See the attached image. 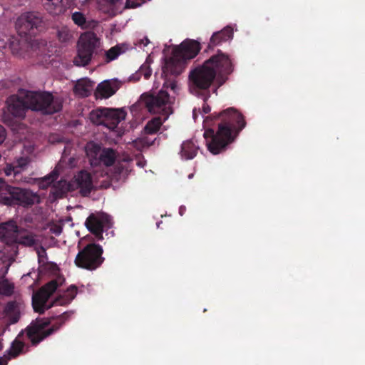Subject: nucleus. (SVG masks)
Segmentation results:
<instances>
[{"label": "nucleus", "mask_w": 365, "mask_h": 365, "mask_svg": "<svg viewBox=\"0 0 365 365\" xmlns=\"http://www.w3.org/2000/svg\"><path fill=\"white\" fill-rule=\"evenodd\" d=\"M15 242L26 247H36L38 245L36 236L31 232L19 234Z\"/></svg>", "instance_id": "28"}, {"label": "nucleus", "mask_w": 365, "mask_h": 365, "mask_svg": "<svg viewBox=\"0 0 365 365\" xmlns=\"http://www.w3.org/2000/svg\"><path fill=\"white\" fill-rule=\"evenodd\" d=\"M204 101H205V103H204V104L202 106V111H203L204 113H208L210 112L211 108L210 107L209 105L205 103L206 101L204 100Z\"/></svg>", "instance_id": "42"}, {"label": "nucleus", "mask_w": 365, "mask_h": 365, "mask_svg": "<svg viewBox=\"0 0 365 365\" xmlns=\"http://www.w3.org/2000/svg\"><path fill=\"white\" fill-rule=\"evenodd\" d=\"M19 227L15 222L9 221L0 225V238L7 242H15Z\"/></svg>", "instance_id": "20"}, {"label": "nucleus", "mask_w": 365, "mask_h": 365, "mask_svg": "<svg viewBox=\"0 0 365 365\" xmlns=\"http://www.w3.org/2000/svg\"><path fill=\"white\" fill-rule=\"evenodd\" d=\"M108 222L107 216L104 215L91 214L85 222V225L98 240L103 239V232L106 224Z\"/></svg>", "instance_id": "14"}, {"label": "nucleus", "mask_w": 365, "mask_h": 365, "mask_svg": "<svg viewBox=\"0 0 365 365\" xmlns=\"http://www.w3.org/2000/svg\"><path fill=\"white\" fill-rule=\"evenodd\" d=\"M2 264V267L1 269H3V267H4V262L0 259V265Z\"/></svg>", "instance_id": "45"}, {"label": "nucleus", "mask_w": 365, "mask_h": 365, "mask_svg": "<svg viewBox=\"0 0 365 365\" xmlns=\"http://www.w3.org/2000/svg\"><path fill=\"white\" fill-rule=\"evenodd\" d=\"M46 10L53 16L60 15L67 11L73 4V0H45Z\"/></svg>", "instance_id": "19"}, {"label": "nucleus", "mask_w": 365, "mask_h": 365, "mask_svg": "<svg viewBox=\"0 0 365 365\" xmlns=\"http://www.w3.org/2000/svg\"><path fill=\"white\" fill-rule=\"evenodd\" d=\"M0 365H6L4 361L0 358Z\"/></svg>", "instance_id": "44"}, {"label": "nucleus", "mask_w": 365, "mask_h": 365, "mask_svg": "<svg viewBox=\"0 0 365 365\" xmlns=\"http://www.w3.org/2000/svg\"><path fill=\"white\" fill-rule=\"evenodd\" d=\"M115 93V90L113 88L109 81H103L98 85L95 91V96L98 98H108Z\"/></svg>", "instance_id": "27"}, {"label": "nucleus", "mask_w": 365, "mask_h": 365, "mask_svg": "<svg viewBox=\"0 0 365 365\" xmlns=\"http://www.w3.org/2000/svg\"><path fill=\"white\" fill-rule=\"evenodd\" d=\"M21 335V334H19L12 341L10 349L7 351V354L10 357L15 358L22 352L25 344L19 339Z\"/></svg>", "instance_id": "31"}, {"label": "nucleus", "mask_w": 365, "mask_h": 365, "mask_svg": "<svg viewBox=\"0 0 365 365\" xmlns=\"http://www.w3.org/2000/svg\"><path fill=\"white\" fill-rule=\"evenodd\" d=\"M40 202V197L36 192L29 189L21 188L20 206L31 207Z\"/></svg>", "instance_id": "22"}, {"label": "nucleus", "mask_w": 365, "mask_h": 365, "mask_svg": "<svg viewBox=\"0 0 365 365\" xmlns=\"http://www.w3.org/2000/svg\"><path fill=\"white\" fill-rule=\"evenodd\" d=\"M212 117L219 120L218 130L207 129L204 133L207 150L213 155L225 150L242 129L246 126L243 115L235 108L230 107L220 113H215Z\"/></svg>", "instance_id": "3"}, {"label": "nucleus", "mask_w": 365, "mask_h": 365, "mask_svg": "<svg viewBox=\"0 0 365 365\" xmlns=\"http://www.w3.org/2000/svg\"><path fill=\"white\" fill-rule=\"evenodd\" d=\"M200 49V43L197 41L189 38L173 48L172 56L165 60L163 67L164 86L168 87L169 84L171 90L175 91L177 85L173 77L180 75L185 69L187 61L195 58Z\"/></svg>", "instance_id": "4"}, {"label": "nucleus", "mask_w": 365, "mask_h": 365, "mask_svg": "<svg viewBox=\"0 0 365 365\" xmlns=\"http://www.w3.org/2000/svg\"><path fill=\"white\" fill-rule=\"evenodd\" d=\"M71 314L65 312L56 317V322L48 329H46L51 324V319H36L26 327V331L28 338L32 345L36 346L48 336L53 334L64 324L65 321L70 317Z\"/></svg>", "instance_id": "7"}, {"label": "nucleus", "mask_w": 365, "mask_h": 365, "mask_svg": "<svg viewBox=\"0 0 365 365\" xmlns=\"http://www.w3.org/2000/svg\"><path fill=\"white\" fill-rule=\"evenodd\" d=\"M140 73L143 74L145 79H148L151 76V71L150 68L144 69L143 68H141Z\"/></svg>", "instance_id": "41"}, {"label": "nucleus", "mask_w": 365, "mask_h": 365, "mask_svg": "<svg viewBox=\"0 0 365 365\" xmlns=\"http://www.w3.org/2000/svg\"><path fill=\"white\" fill-rule=\"evenodd\" d=\"M130 171H131V166L130 165V162L128 160H123V161L119 162L114 167L113 177L118 181L121 180H125Z\"/></svg>", "instance_id": "26"}, {"label": "nucleus", "mask_w": 365, "mask_h": 365, "mask_svg": "<svg viewBox=\"0 0 365 365\" xmlns=\"http://www.w3.org/2000/svg\"><path fill=\"white\" fill-rule=\"evenodd\" d=\"M21 187L8 185L0 178V204L7 206L20 205Z\"/></svg>", "instance_id": "12"}, {"label": "nucleus", "mask_w": 365, "mask_h": 365, "mask_svg": "<svg viewBox=\"0 0 365 365\" xmlns=\"http://www.w3.org/2000/svg\"><path fill=\"white\" fill-rule=\"evenodd\" d=\"M25 304L21 299L11 300L6 303L4 313L10 324H16L19 322Z\"/></svg>", "instance_id": "18"}, {"label": "nucleus", "mask_w": 365, "mask_h": 365, "mask_svg": "<svg viewBox=\"0 0 365 365\" xmlns=\"http://www.w3.org/2000/svg\"><path fill=\"white\" fill-rule=\"evenodd\" d=\"M99 9L114 16L121 11L123 0H98Z\"/></svg>", "instance_id": "21"}, {"label": "nucleus", "mask_w": 365, "mask_h": 365, "mask_svg": "<svg viewBox=\"0 0 365 365\" xmlns=\"http://www.w3.org/2000/svg\"><path fill=\"white\" fill-rule=\"evenodd\" d=\"M72 20L75 24L81 26V28L86 27V19L81 12L76 11L72 14Z\"/></svg>", "instance_id": "38"}, {"label": "nucleus", "mask_w": 365, "mask_h": 365, "mask_svg": "<svg viewBox=\"0 0 365 365\" xmlns=\"http://www.w3.org/2000/svg\"><path fill=\"white\" fill-rule=\"evenodd\" d=\"M166 120L161 116H156L148 120L144 127L143 132L145 135H152L156 134L160 130L161 125Z\"/></svg>", "instance_id": "25"}, {"label": "nucleus", "mask_w": 365, "mask_h": 365, "mask_svg": "<svg viewBox=\"0 0 365 365\" xmlns=\"http://www.w3.org/2000/svg\"><path fill=\"white\" fill-rule=\"evenodd\" d=\"M74 92L83 97L88 96L91 92L89 83L86 81H78L74 86Z\"/></svg>", "instance_id": "33"}, {"label": "nucleus", "mask_w": 365, "mask_h": 365, "mask_svg": "<svg viewBox=\"0 0 365 365\" xmlns=\"http://www.w3.org/2000/svg\"><path fill=\"white\" fill-rule=\"evenodd\" d=\"M72 184L73 187L79 190V193L83 197L89 195L93 189L92 175L84 170L79 171L74 176Z\"/></svg>", "instance_id": "15"}, {"label": "nucleus", "mask_w": 365, "mask_h": 365, "mask_svg": "<svg viewBox=\"0 0 365 365\" xmlns=\"http://www.w3.org/2000/svg\"><path fill=\"white\" fill-rule=\"evenodd\" d=\"M234 71V65L229 55L218 50L204 63L190 71V90L196 95H202L207 101L210 88L215 81L217 86H222Z\"/></svg>", "instance_id": "2"}, {"label": "nucleus", "mask_w": 365, "mask_h": 365, "mask_svg": "<svg viewBox=\"0 0 365 365\" xmlns=\"http://www.w3.org/2000/svg\"><path fill=\"white\" fill-rule=\"evenodd\" d=\"M98 44V38L94 33L82 34L77 42V53L73 61L74 65L82 67L89 65L97 54Z\"/></svg>", "instance_id": "10"}, {"label": "nucleus", "mask_w": 365, "mask_h": 365, "mask_svg": "<svg viewBox=\"0 0 365 365\" xmlns=\"http://www.w3.org/2000/svg\"><path fill=\"white\" fill-rule=\"evenodd\" d=\"M164 86L163 88H168ZM171 100L168 93L161 89L158 93H144L140 96L138 102L131 107L132 110H141L145 108L151 113H160L164 116V120H167L169 115L173 113L171 107Z\"/></svg>", "instance_id": "6"}, {"label": "nucleus", "mask_w": 365, "mask_h": 365, "mask_svg": "<svg viewBox=\"0 0 365 365\" xmlns=\"http://www.w3.org/2000/svg\"><path fill=\"white\" fill-rule=\"evenodd\" d=\"M115 152L112 148H104L98 157V163L106 166L112 165L115 160Z\"/></svg>", "instance_id": "29"}, {"label": "nucleus", "mask_w": 365, "mask_h": 365, "mask_svg": "<svg viewBox=\"0 0 365 365\" xmlns=\"http://www.w3.org/2000/svg\"><path fill=\"white\" fill-rule=\"evenodd\" d=\"M155 140L156 138L151 139L149 136H142L138 138V141L144 148L153 145Z\"/></svg>", "instance_id": "39"}, {"label": "nucleus", "mask_w": 365, "mask_h": 365, "mask_svg": "<svg viewBox=\"0 0 365 365\" xmlns=\"http://www.w3.org/2000/svg\"><path fill=\"white\" fill-rule=\"evenodd\" d=\"M14 286L8 281L4 280L0 283V293L9 296L14 292Z\"/></svg>", "instance_id": "37"}, {"label": "nucleus", "mask_w": 365, "mask_h": 365, "mask_svg": "<svg viewBox=\"0 0 365 365\" xmlns=\"http://www.w3.org/2000/svg\"><path fill=\"white\" fill-rule=\"evenodd\" d=\"M233 38V29L227 26L222 30L214 32L210 38L205 51L213 50L214 48L221 46L222 43L232 40Z\"/></svg>", "instance_id": "17"}, {"label": "nucleus", "mask_w": 365, "mask_h": 365, "mask_svg": "<svg viewBox=\"0 0 365 365\" xmlns=\"http://www.w3.org/2000/svg\"><path fill=\"white\" fill-rule=\"evenodd\" d=\"M198 149L199 147L192 140L184 141L181 145V156L186 160L192 159L196 156Z\"/></svg>", "instance_id": "23"}, {"label": "nucleus", "mask_w": 365, "mask_h": 365, "mask_svg": "<svg viewBox=\"0 0 365 365\" xmlns=\"http://www.w3.org/2000/svg\"><path fill=\"white\" fill-rule=\"evenodd\" d=\"M78 252L74 259V264L77 267L93 271L104 262L103 249L100 245L90 242L83 247L78 245Z\"/></svg>", "instance_id": "8"}, {"label": "nucleus", "mask_w": 365, "mask_h": 365, "mask_svg": "<svg viewBox=\"0 0 365 365\" xmlns=\"http://www.w3.org/2000/svg\"><path fill=\"white\" fill-rule=\"evenodd\" d=\"M122 53L123 49L120 46L117 45L115 46L111 47L106 52V61L109 63L116 59Z\"/></svg>", "instance_id": "35"}, {"label": "nucleus", "mask_w": 365, "mask_h": 365, "mask_svg": "<svg viewBox=\"0 0 365 365\" xmlns=\"http://www.w3.org/2000/svg\"><path fill=\"white\" fill-rule=\"evenodd\" d=\"M26 98L30 110L43 115H51L62 108L61 103L48 92L26 91Z\"/></svg>", "instance_id": "9"}, {"label": "nucleus", "mask_w": 365, "mask_h": 365, "mask_svg": "<svg viewBox=\"0 0 365 365\" xmlns=\"http://www.w3.org/2000/svg\"><path fill=\"white\" fill-rule=\"evenodd\" d=\"M64 281L63 277H58L46 283L33 294L32 305L36 312L43 314L53 306H65L71 303L77 294L78 288L76 285H71L64 291L59 290L57 297L48 304L50 297L63 284Z\"/></svg>", "instance_id": "5"}, {"label": "nucleus", "mask_w": 365, "mask_h": 365, "mask_svg": "<svg viewBox=\"0 0 365 365\" xmlns=\"http://www.w3.org/2000/svg\"><path fill=\"white\" fill-rule=\"evenodd\" d=\"M28 158H19L14 164H8L4 169L5 175L8 177L13 176V181L16 182H29L30 178H23L21 172L29 164Z\"/></svg>", "instance_id": "16"}, {"label": "nucleus", "mask_w": 365, "mask_h": 365, "mask_svg": "<svg viewBox=\"0 0 365 365\" xmlns=\"http://www.w3.org/2000/svg\"><path fill=\"white\" fill-rule=\"evenodd\" d=\"M2 348H3V345H2L1 342L0 341V350H1Z\"/></svg>", "instance_id": "46"}, {"label": "nucleus", "mask_w": 365, "mask_h": 365, "mask_svg": "<svg viewBox=\"0 0 365 365\" xmlns=\"http://www.w3.org/2000/svg\"><path fill=\"white\" fill-rule=\"evenodd\" d=\"M125 118L123 110L109 108H98L89 114V119L93 124L103 125L110 130L115 129Z\"/></svg>", "instance_id": "11"}, {"label": "nucleus", "mask_w": 365, "mask_h": 365, "mask_svg": "<svg viewBox=\"0 0 365 365\" xmlns=\"http://www.w3.org/2000/svg\"><path fill=\"white\" fill-rule=\"evenodd\" d=\"M9 111L15 117L24 118L26 112L30 110L29 103L26 102V90L19 92V96H12L8 101Z\"/></svg>", "instance_id": "13"}, {"label": "nucleus", "mask_w": 365, "mask_h": 365, "mask_svg": "<svg viewBox=\"0 0 365 365\" xmlns=\"http://www.w3.org/2000/svg\"><path fill=\"white\" fill-rule=\"evenodd\" d=\"M35 250L38 255V263L41 267L45 266V269L48 267V269H51L52 271L57 269L56 264L45 262V260L47 259V254L46 249L43 246L35 247Z\"/></svg>", "instance_id": "30"}, {"label": "nucleus", "mask_w": 365, "mask_h": 365, "mask_svg": "<svg viewBox=\"0 0 365 365\" xmlns=\"http://www.w3.org/2000/svg\"><path fill=\"white\" fill-rule=\"evenodd\" d=\"M73 187L72 182L70 183L66 180H61L53 183L51 188V193L55 197L62 198L66 192Z\"/></svg>", "instance_id": "24"}, {"label": "nucleus", "mask_w": 365, "mask_h": 365, "mask_svg": "<svg viewBox=\"0 0 365 365\" xmlns=\"http://www.w3.org/2000/svg\"><path fill=\"white\" fill-rule=\"evenodd\" d=\"M44 27L40 13L31 11L22 14L16 21V29L21 38L11 36L8 40L14 55L31 60L34 64L43 65L50 56L46 53V45L43 41L32 40L28 36L36 34Z\"/></svg>", "instance_id": "1"}, {"label": "nucleus", "mask_w": 365, "mask_h": 365, "mask_svg": "<svg viewBox=\"0 0 365 365\" xmlns=\"http://www.w3.org/2000/svg\"><path fill=\"white\" fill-rule=\"evenodd\" d=\"M141 41H142V43L144 44V46H147L148 44V43L150 42L149 39L147 37H145Z\"/></svg>", "instance_id": "43"}, {"label": "nucleus", "mask_w": 365, "mask_h": 365, "mask_svg": "<svg viewBox=\"0 0 365 365\" xmlns=\"http://www.w3.org/2000/svg\"><path fill=\"white\" fill-rule=\"evenodd\" d=\"M58 177V172L56 170H53L49 175L46 176L39 178L38 180V185L40 189L46 190L48 188L51 183L54 182V181Z\"/></svg>", "instance_id": "32"}, {"label": "nucleus", "mask_w": 365, "mask_h": 365, "mask_svg": "<svg viewBox=\"0 0 365 365\" xmlns=\"http://www.w3.org/2000/svg\"><path fill=\"white\" fill-rule=\"evenodd\" d=\"M71 153V148L69 146H66L62 153L61 161L63 163H66L70 168H73L76 165L77 160L74 156L68 157Z\"/></svg>", "instance_id": "34"}, {"label": "nucleus", "mask_w": 365, "mask_h": 365, "mask_svg": "<svg viewBox=\"0 0 365 365\" xmlns=\"http://www.w3.org/2000/svg\"><path fill=\"white\" fill-rule=\"evenodd\" d=\"M6 137V131L5 128L0 125V145L5 140Z\"/></svg>", "instance_id": "40"}, {"label": "nucleus", "mask_w": 365, "mask_h": 365, "mask_svg": "<svg viewBox=\"0 0 365 365\" xmlns=\"http://www.w3.org/2000/svg\"><path fill=\"white\" fill-rule=\"evenodd\" d=\"M58 38L61 42H67L72 38L71 31L66 26L61 27L58 31Z\"/></svg>", "instance_id": "36"}]
</instances>
